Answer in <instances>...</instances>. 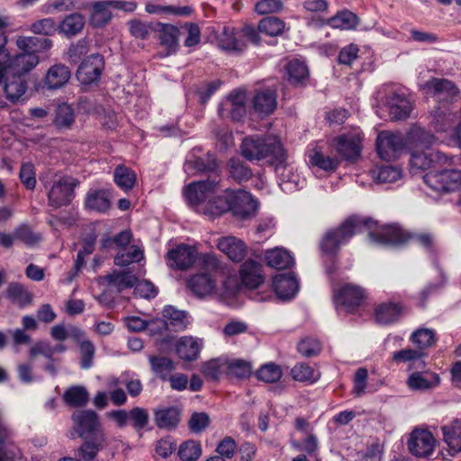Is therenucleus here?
<instances>
[{"mask_svg": "<svg viewBox=\"0 0 461 461\" xmlns=\"http://www.w3.org/2000/svg\"><path fill=\"white\" fill-rule=\"evenodd\" d=\"M385 107L392 120L406 119L412 109L411 102L403 95L396 92H392L386 97Z\"/></svg>", "mask_w": 461, "mask_h": 461, "instance_id": "nucleus-21", "label": "nucleus"}, {"mask_svg": "<svg viewBox=\"0 0 461 461\" xmlns=\"http://www.w3.org/2000/svg\"><path fill=\"white\" fill-rule=\"evenodd\" d=\"M361 140V132L355 131L335 138L333 142L338 153L345 159H354L360 155L362 149Z\"/></svg>", "mask_w": 461, "mask_h": 461, "instance_id": "nucleus-15", "label": "nucleus"}, {"mask_svg": "<svg viewBox=\"0 0 461 461\" xmlns=\"http://www.w3.org/2000/svg\"><path fill=\"white\" fill-rule=\"evenodd\" d=\"M6 295L11 301L19 303L21 306L29 304L32 301L31 294L18 283H12L8 285Z\"/></svg>", "mask_w": 461, "mask_h": 461, "instance_id": "nucleus-57", "label": "nucleus"}, {"mask_svg": "<svg viewBox=\"0 0 461 461\" xmlns=\"http://www.w3.org/2000/svg\"><path fill=\"white\" fill-rule=\"evenodd\" d=\"M422 88L437 102H450L458 95L456 86L444 78H431L422 86Z\"/></svg>", "mask_w": 461, "mask_h": 461, "instance_id": "nucleus-13", "label": "nucleus"}, {"mask_svg": "<svg viewBox=\"0 0 461 461\" xmlns=\"http://www.w3.org/2000/svg\"><path fill=\"white\" fill-rule=\"evenodd\" d=\"M85 17L79 13H73L65 16L58 24V31L66 37H72L83 30L85 26Z\"/></svg>", "mask_w": 461, "mask_h": 461, "instance_id": "nucleus-31", "label": "nucleus"}, {"mask_svg": "<svg viewBox=\"0 0 461 461\" xmlns=\"http://www.w3.org/2000/svg\"><path fill=\"white\" fill-rule=\"evenodd\" d=\"M411 340L422 351L435 344L436 334L431 329H419L411 334Z\"/></svg>", "mask_w": 461, "mask_h": 461, "instance_id": "nucleus-55", "label": "nucleus"}, {"mask_svg": "<svg viewBox=\"0 0 461 461\" xmlns=\"http://www.w3.org/2000/svg\"><path fill=\"white\" fill-rule=\"evenodd\" d=\"M252 104L255 113L259 116H268L276 110L277 105L276 90L264 89L257 92Z\"/></svg>", "mask_w": 461, "mask_h": 461, "instance_id": "nucleus-22", "label": "nucleus"}, {"mask_svg": "<svg viewBox=\"0 0 461 461\" xmlns=\"http://www.w3.org/2000/svg\"><path fill=\"white\" fill-rule=\"evenodd\" d=\"M405 139L401 133L382 131L376 140L379 157L384 160H394L400 158L406 149Z\"/></svg>", "mask_w": 461, "mask_h": 461, "instance_id": "nucleus-6", "label": "nucleus"}, {"mask_svg": "<svg viewBox=\"0 0 461 461\" xmlns=\"http://www.w3.org/2000/svg\"><path fill=\"white\" fill-rule=\"evenodd\" d=\"M291 375L296 381L313 384L319 380L321 374L306 363H298L292 368Z\"/></svg>", "mask_w": 461, "mask_h": 461, "instance_id": "nucleus-46", "label": "nucleus"}, {"mask_svg": "<svg viewBox=\"0 0 461 461\" xmlns=\"http://www.w3.org/2000/svg\"><path fill=\"white\" fill-rule=\"evenodd\" d=\"M366 296L364 288L352 284L343 285L334 294L336 303L343 307L348 312H353L358 308L366 299Z\"/></svg>", "mask_w": 461, "mask_h": 461, "instance_id": "nucleus-10", "label": "nucleus"}, {"mask_svg": "<svg viewBox=\"0 0 461 461\" xmlns=\"http://www.w3.org/2000/svg\"><path fill=\"white\" fill-rule=\"evenodd\" d=\"M227 357L221 356L205 362L202 366V373L210 380H219L221 375H227Z\"/></svg>", "mask_w": 461, "mask_h": 461, "instance_id": "nucleus-39", "label": "nucleus"}, {"mask_svg": "<svg viewBox=\"0 0 461 461\" xmlns=\"http://www.w3.org/2000/svg\"><path fill=\"white\" fill-rule=\"evenodd\" d=\"M372 177L378 183H393L401 176V169L393 166H382L371 171Z\"/></svg>", "mask_w": 461, "mask_h": 461, "instance_id": "nucleus-52", "label": "nucleus"}, {"mask_svg": "<svg viewBox=\"0 0 461 461\" xmlns=\"http://www.w3.org/2000/svg\"><path fill=\"white\" fill-rule=\"evenodd\" d=\"M63 400L71 407H80L88 402L89 393L84 386L75 385L65 391Z\"/></svg>", "mask_w": 461, "mask_h": 461, "instance_id": "nucleus-47", "label": "nucleus"}, {"mask_svg": "<svg viewBox=\"0 0 461 461\" xmlns=\"http://www.w3.org/2000/svg\"><path fill=\"white\" fill-rule=\"evenodd\" d=\"M197 257L198 251L195 247L179 244L167 251L166 258L169 267L185 270L194 264Z\"/></svg>", "mask_w": 461, "mask_h": 461, "instance_id": "nucleus-9", "label": "nucleus"}, {"mask_svg": "<svg viewBox=\"0 0 461 461\" xmlns=\"http://www.w3.org/2000/svg\"><path fill=\"white\" fill-rule=\"evenodd\" d=\"M101 280L106 282L113 287L118 293L124 289L131 288L136 284V277L126 272L114 271L111 275L101 277Z\"/></svg>", "mask_w": 461, "mask_h": 461, "instance_id": "nucleus-37", "label": "nucleus"}, {"mask_svg": "<svg viewBox=\"0 0 461 461\" xmlns=\"http://www.w3.org/2000/svg\"><path fill=\"white\" fill-rule=\"evenodd\" d=\"M273 287L279 298L290 299L298 291V282L295 276L289 274H278L273 279Z\"/></svg>", "mask_w": 461, "mask_h": 461, "instance_id": "nucleus-23", "label": "nucleus"}, {"mask_svg": "<svg viewBox=\"0 0 461 461\" xmlns=\"http://www.w3.org/2000/svg\"><path fill=\"white\" fill-rule=\"evenodd\" d=\"M220 46L227 50H241L243 43L237 40L232 28H224L219 38Z\"/></svg>", "mask_w": 461, "mask_h": 461, "instance_id": "nucleus-63", "label": "nucleus"}, {"mask_svg": "<svg viewBox=\"0 0 461 461\" xmlns=\"http://www.w3.org/2000/svg\"><path fill=\"white\" fill-rule=\"evenodd\" d=\"M241 153L249 160L267 159L276 166L277 173L286 184L299 185V176L292 172V167L284 165L286 156L281 142L276 139L248 137L241 144Z\"/></svg>", "mask_w": 461, "mask_h": 461, "instance_id": "nucleus-2", "label": "nucleus"}, {"mask_svg": "<svg viewBox=\"0 0 461 461\" xmlns=\"http://www.w3.org/2000/svg\"><path fill=\"white\" fill-rule=\"evenodd\" d=\"M327 23L332 28L349 30L358 24V18L354 13L345 10L330 18Z\"/></svg>", "mask_w": 461, "mask_h": 461, "instance_id": "nucleus-49", "label": "nucleus"}, {"mask_svg": "<svg viewBox=\"0 0 461 461\" xmlns=\"http://www.w3.org/2000/svg\"><path fill=\"white\" fill-rule=\"evenodd\" d=\"M113 180L118 187L127 192L133 187L136 182V175L131 168L119 165L114 169Z\"/></svg>", "mask_w": 461, "mask_h": 461, "instance_id": "nucleus-48", "label": "nucleus"}, {"mask_svg": "<svg viewBox=\"0 0 461 461\" xmlns=\"http://www.w3.org/2000/svg\"><path fill=\"white\" fill-rule=\"evenodd\" d=\"M285 23L283 20L276 16H267L261 19L258 28L261 33L275 37L283 33Z\"/></svg>", "mask_w": 461, "mask_h": 461, "instance_id": "nucleus-50", "label": "nucleus"}, {"mask_svg": "<svg viewBox=\"0 0 461 461\" xmlns=\"http://www.w3.org/2000/svg\"><path fill=\"white\" fill-rule=\"evenodd\" d=\"M423 180L429 188L436 192H453L461 186V171L456 169L430 171L426 173Z\"/></svg>", "mask_w": 461, "mask_h": 461, "instance_id": "nucleus-5", "label": "nucleus"}, {"mask_svg": "<svg viewBox=\"0 0 461 461\" xmlns=\"http://www.w3.org/2000/svg\"><path fill=\"white\" fill-rule=\"evenodd\" d=\"M265 258L269 267L277 269H285L294 264V259L290 252L282 248L266 251Z\"/></svg>", "mask_w": 461, "mask_h": 461, "instance_id": "nucleus-32", "label": "nucleus"}, {"mask_svg": "<svg viewBox=\"0 0 461 461\" xmlns=\"http://www.w3.org/2000/svg\"><path fill=\"white\" fill-rule=\"evenodd\" d=\"M145 10L149 14H174L178 16L189 15L192 13V8L189 6L176 7L172 5H161L155 4L146 5Z\"/></svg>", "mask_w": 461, "mask_h": 461, "instance_id": "nucleus-56", "label": "nucleus"}, {"mask_svg": "<svg viewBox=\"0 0 461 461\" xmlns=\"http://www.w3.org/2000/svg\"><path fill=\"white\" fill-rule=\"evenodd\" d=\"M404 139L406 147L416 150L419 149L422 150L431 149L430 148L437 142L433 134L417 125L411 127Z\"/></svg>", "mask_w": 461, "mask_h": 461, "instance_id": "nucleus-19", "label": "nucleus"}, {"mask_svg": "<svg viewBox=\"0 0 461 461\" xmlns=\"http://www.w3.org/2000/svg\"><path fill=\"white\" fill-rule=\"evenodd\" d=\"M309 163L326 172H333L337 169L339 160L335 157H330L321 150L312 149L309 151Z\"/></svg>", "mask_w": 461, "mask_h": 461, "instance_id": "nucleus-35", "label": "nucleus"}, {"mask_svg": "<svg viewBox=\"0 0 461 461\" xmlns=\"http://www.w3.org/2000/svg\"><path fill=\"white\" fill-rule=\"evenodd\" d=\"M77 183L73 178L61 177L51 186L48 196L51 206L60 207L70 203L74 196V188Z\"/></svg>", "mask_w": 461, "mask_h": 461, "instance_id": "nucleus-12", "label": "nucleus"}, {"mask_svg": "<svg viewBox=\"0 0 461 461\" xmlns=\"http://www.w3.org/2000/svg\"><path fill=\"white\" fill-rule=\"evenodd\" d=\"M51 337L58 341H64L65 339L71 338L75 341L79 342L84 338V332L74 325L65 326L63 324H58L50 330Z\"/></svg>", "mask_w": 461, "mask_h": 461, "instance_id": "nucleus-45", "label": "nucleus"}, {"mask_svg": "<svg viewBox=\"0 0 461 461\" xmlns=\"http://www.w3.org/2000/svg\"><path fill=\"white\" fill-rule=\"evenodd\" d=\"M202 346V341L197 339L183 337L177 341L176 350L181 359L193 361L198 357Z\"/></svg>", "mask_w": 461, "mask_h": 461, "instance_id": "nucleus-30", "label": "nucleus"}, {"mask_svg": "<svg viewBox=\"0 0 461 461\" xmlns=\"http://www.w3.org/2000/svg\"><path fill=\"white\" fill-rule=\"evenodd\" d=\"M424 353L420 349L405 348L393 353L392 359L394 362L408 363L409 367L421 368L425 366L423 361Z\"/></svg>", "mask_w": 461, "mask_h": 461, "instance_id": "nucleus-36", "label": "nucleus"}, {"mask_svg": "<svg viewBox=\"0 0 461 461\" xmlns=\"http://www.w3.org/2000/svg\"><path fill=\"white\" fill-rule=\"evenodd\" d=\"M188 287L197 297L203 298L213 294L216 283L209 274H197L188 280Z\"/></svg>", "mask_w": 461, "mask_h": 461, "instance_id": "nucleus-28", "label": "nucleus"}, {"mask_svg": "<svg viewBox=\"0 0 461 461\" xmlns=\"http://www.w3.org/2000/svg\"><path fill=\"white\" fill-rule=\"evenodd\" d=\"M162 314L166 319L165 321L161 322L164 329L180 331L184 330L188 324L186 312L171 305L164 307Z\"/></svg>", "mask_w": 461, "mask_h": 461, "instance_id": "nucleus-27", "label": "nucleus"}, {"mask_svg": "<svg viewBox=\"0 0 461 461\" xmlns=\"http://www.w3.org/2000/svg\"><path fill=\"white\" fill-rule=\"evenodd\" d=\"M256 375L258 379L267 384H272L280 380V378L283 375V372L278 365H276L274 363H268L263 365L257 371Z\"/></svg>", "mask_w": 461, "mask_h": 461, "instance_id": "nucleus-59", "label": "nucleus"}, {"mask_svg": "<svg viewBox=\"0 0 461 461\" xmlns=\"http://www.w3.org/2000/svg\"><path fill=\"white\" fill-rule=\"evenodd\" d=\"M229 171L232 178L238 182L247 181L251 176L252 172L242 161L237 158H231L228 162Z\"/></svg>", "mask_w": 461, "mask_h": 461, "instance_id": "nucleus-61", "label": "nucleus"}, {"mask_svg": "<svg viewBox=\"0 0 461 461\" xmlns=\"http://www.w3.org/2000/svg\"><path fill=\"white\" fill-rule=\"evenodd\" d=\"M448 158L442 152L434 149L413 150L411 155L410 166L412 174L425 171H436L448 164Z\"/></svg>", "mask_w": 461, "mask_h": 461, "instance_id": "nucleus-4", "label": "nucleus"}, {"mask_svg": "<svg viewBox=\"0 0 461 461\" xmlns=\"http://www.w3.org/2000/svg\"><path fill=\"white\" fill-rule=\"evenodd\" d=\"M113 15L107 0L94 2L91 5L89 23L94 28H103L113 19Z\"/></svg>", "mask_w": 461, "mask_h": 461, "instance_id": "nucleus-26", "label": "nucleus"}, {"mask_svg": "<svg viewBox=\"0 0 461 461\" xmlns=\"http://www.w3.org/2000/svg\"><path fill=\"white\" fill-rule=\"evenodd\" d=\"M240 278L244 286L255 289L264 283L262 266L255 260H246L240 268Z\"/></svg>", "mask_w": 461, "mask_h": 461, "instance_id": "nucleus-20", "label": "nucleus"}, {"mask_svg": "<svg viewBox=\"0 0 461 461\" xmlns=\"http://www.w3.org/2000/svg\"><path fill=\"white\" fill-rule=\"evenodd\" d=\"M77 343L80 350V366L83 369H88L93 365L95 346L91 341L83 339Z\"/></svg>", "mask_w": 461, "mask_h": 461, "instance_id": "nucleus-64", "label": "nucleus"}, {"mask_svg": "<svg viewBox=\"0 0 461 461\" xmlns=\"http://www.w3.org/2000/svg\"><path fill=\"white\" fill-rule=\"evenodd\" d=\"M16 46L20 50H28L37 52L47 51L52 47V41L47 38H38L33 36H19L16 39Z\"/></svg>", "mask_w": 461, "mask_h": 461, "instance_id": "nucleus-34", "label": "nucleus"}, {"mask_svg": "<svg viewBox=\"0 0 461 461\" xmlns=\"http://www.w3.org/2000/svg\"><path fill=\"white\" fill-rule=\"evenodd\" d=\"M86 206L94 211L104 212L109 210L111 202L105 190H91L86 198Z\"/></svg>", "mask_w": 461, "mask_h": 461, "instance_id": "nucleus-38", "label": "nucleus"}, {"mask_svg": "<svg viewBox=\"0 0 461 461\" xmlns=\"http://www.w3.org/2000/svg\"><path fill=\"white\" fill-rule=\"evenodd\" d=\"M70 75L66 65L55 64L48 69L43 82L48 89H58L68 82Z\"/></svg>", "mask_w": 461, "mask_h": 461, "instance_id": "nucleus-25", "label": "nucleus"}, {"mask_svg": "<svg viewBox=\"0 0 461 461\" xmlns=\"http://www.w3.org/2000/svg\"><path fill=\"white\" fill-rule=\"evenodd\" d=\"M149 362L153 373L163 380L167 379L175 369L173 361L167 357L149 355Z\"/></svg>", "mask_w": 461, "mask_h": 461, "instance_id": "nucleus-41", "label": "nucleus"}, {"mask_svg": "<svg viewBox=\"0 0 461 461\" xmlns=\"http://www.w3.org/2000/svg\"><path fill=\"white\" fill-rule=\"evenodd\" d=\"M143 258V251L137 245H131L128 250L119 252L114 258V264L119 267H126Z\"/></svg>", "mask_w": 461, "mask_h": 461, "instance_id": "nucleus-53", "label": "nucleus"}, {"mask_svg": "<svg viewBox=\"0 0 461 461\" xmlns=\"http://www.w3.org/2000/svg\"><path fill=\"white\" fill-rule=\"evenodd\" d=\"M73 426L80 438L95 437L104 432L95 411L91 410L77 411L72 415Z\"/></svg>", "mask_w": 461, "mask_h": 461, "instance_id": "nucleus-8", "label": "nucleus"}, {"mask_svg": "<svg viewBox=\"0 0 461 461\" xmlns=\"http://www.w3.org/2000/svg\"><path fill=\"white\" fill-rule=\"evenodd\" d=\"M216 246L221 252L233 262H240L247 253V246L244 241L234 236L219 238Z\"/></svg>", "mask_w": 461, "mask_h": 461, "instance_id": "nucleus-18", "label": "nucleus"}, {"mask_svg": "<svg viewBox=\"0 0 461 461\" xmlns=\"http://www.w3.org/2000/svg\"><path fill=\"white\" fill-rule=\"evenodd\" d=\"M216 162L213 160L205 163L202 158H188L184 165V170L187 175H194L197 172L213 171L216 168Z\"/></svg>", "mask_w": 461, "mask_h": 461, "instance_id": "nucleus-62", "label": "nucleus"}, {"mask_svg": "<svg viewBox=\"0 0 461 461\" xmlns=\"http://www.w3.org/2000/svg\"><path fill=\"white\" fill-rule=\"evenodd\" d=\"M287 80L293 84L300 83L308 76L306 65L297 59L291 60L285 67Z\"/></svg>", "mask_w": 461, "mask_h": 461, "instance_id": "nucleus-54", "label": "nucleus"}, {"mask_svg": "<svg viewBox=\"0 0 461 461\" xmlns=\"http://www.w3.org/2000/svg\"><path fill=\"white\" fill-rule=\"evenodd\" d=\"M247 94L243 90H235L221 104L219 112L221 115L228 113L232 120L240 121L246 114Z\"/></svg>", "mask_w": 461, "mask_h": 461, "instance_id": "nucleus-17", "label": "nucleus"}, {"mask_svg": "<svg viewBox=\"0 0 461 461\" xmlns=\"http://www.w3.org/2000/svg\"><path fill=\"white\" fill-rule=\"evenodd\" d=\"M443 438L454 452L461 451V421L456 420L449 426L442 427Z\"/></svg>", "mask_w": 461, "mask_h": 461, "instance_id": "nucleus-43", "label": "nucleus"}, {"mask_svg": "<svg viewBox=\"0 0 461 461\" xmlns=\"http://www.w3.org/2000/svg\"><path fill=\"white\" fill-rule=\"evenodd\" d=\"M368 236L371 242L378 246H397L409 239V235L396 225L384 226L376 232L370 231Z\"/></svg>", "mask_w": 461, "mask_h": 461, "instance_id": "nucleus-16", "label": "nucleus"}, {"mask_svg": "<svg viewBox=\"0 0 461 461\" xmlns=\"http://www.w3.org/2000/svg\"><path fill=\"white\" fill-rule=\"evenodd\" d=\"M219 182L213 179L193 182L185 190V196L190 205L198 212L215 218L232 211L240 219L251 217L258 209V202L244 190H226L222 194L213 196Z\"/></svg>", "mask_w": 461, "mask_h": 461, "instance_id": "nucleus-1", "label": "nucleus"}, {"mask_svg": "<svg viewBox=\"0 0 461 461\" xmlns=\"http://www.w3.org/2000/svg\"><path fill=\"white\" fill-rule=\"evenodd\" d=\"M375 224V222L369 219L351 217L345 221L339 228L330 230L325 234L321 242V249L324 254L334 256L340 246L346 244L361 226L370 229Z\"/></svg>", "mask_w": 461, "mask_h": 461, "instance_id": "nucleus-3", "label": "nucleus"}, {"mask_svg": "<svg viewBox=\"0 0 461 461\" xmlns=\"http://www.w3.org/2000/svg\"><path fill=\"white\" fill-rule=\"evenodd\" d=\"M104 61L100 54L86 57L79 65L77 71L78 81L84 85L96 82L104 70Z\"/></svg>", "mask_w": 461, "mask_h": 461, "instance_id": "nucleus-11", "label": "nucleus"}, {"mask_svg": "<svg viewBox=\"0 0 461 461\" xmlns=\"http://www.w3.org/2000/svg\"><path fill=\"white\" fill-rule=\"evenodd\" d=\"M178 421L179 413L176 408H165L155 412V423L160 429H174Z\"/></svg>", "mask_w": 461, "mask_h": 461, "instance_id": "nucleus-44", "label": "nucleus"}, {"mask_svg": "<svg viewBox=\"0 0 461 461\" xmlns=\"http://www.w3.org/2000/svg\"><path fill=\"white\" fill-rule=\"evenodd\" d=\"M202 455L200 443L194 440L184 442L178 450V456L182 461H195Z\"/></svg>", "mask_w": 461, "mask_h": 461, "instance_id": "nucleus-60", "label": "nucleus"}, {"mask_svg": "<svg viewBox=\"0 0 461 461\" xmlns=\"http://www.w3.org/2000/svg\"><path fill=\"white\" fill-rule=\"evenodd\" d=\"M26 89L27 83L21 76L13 75L11 78H7L5 85L6 97L11 102L19 100L25 94Z\"/></svg>", "mask_w": 461, "mask_h": 461, "instance_id": "nucleus-42", "label": "nucleus"}, {"mask_svg": "<svg viewBox=\"0 0 461 461\" xmlns=\"http://www.w3.org/2000/svg\"><path fill=\"white\" fill-rule=\"evenodd\" d=\"M439 381V376L436 373L413 372L408 377L407 385L411 390L422 391L438 386Z\"/></svg>", "mask_w": 461, "mask_h": 461, "instance_id": "nucleus-29", "label": "nucleus"}, {"mask_svg": "<svg viewBox=\"0 0 461 461\" xmlns=\"http://www.w3.org/2000/svg\"><path fill=\"white\" fill-rule=\"evenodd\" d=\"M436 439L426 429H416L410 434L407 447L411 455L419 458L429 457L435 450Z\"/></svg>", "mask_w": 461, "mask_h": 461, "instance_id": "nucleus-7", "label": "nucleus"}, {"mask_svg": "<svg viewBox=\"0 0 461 461\" xmlns=\"http://www.w3.org/2000/svg\"><path fill=\"white\" fill-rule=\"evenodd\" d=\"M105 445L106 437L104 432H99L95 437L85 438V441L78 448V455L82 461H93Z\"/></svg>", "mask_w": 461, "mask_h": 461, "instance_id": "nucleus-24", "label": "nucleus"}, {"mask_svg": "<svg viewBox=\"0 0 461 461\" xmlns=\"http://www.w3.org/2000/svg\"><path fill=\"white\" fill-rule=\"evenodd\" d=\"M40 59L35 51L22 50L12 58H7L6 69L9 73L23 77L39 64Z\"/></svg>", "mask_w": 461, "mask_h": 461, "instance_id": "nucleus-14", "label": "nucleus"}, {"mask_svg": "<svg viewBox=\"0 0 461 461\" xmlns=\"http://www.w3.org/2000/svg\"><path fill=\"white\" fill-rule=\"evenodd\" d=\"M402 307L395 303H384L375 310V321L380 324H390L400 318Z\"/></svg>", "mask_w": 461, "mask_h": 461, "instance_id": "nucleus-33", "label": "nucleus"}, {"mask_svg": "<svg viewBox=\"0 0 461 461\" xmlns=\"http://www.w3.org/2000/svg\"><path fill=\"white\" fill-rule=\"evenodd\" d=\"M75 122V113L71 105L59 104L55 112L54 124L59 129H70Z\"/></svg>", "mask_w": 461, "mask_h": 461, "instance_id": "nucleus-51", "label": "nucleus"}, {"mask_svg": "<svg viewBox=\"0 0 461 461\" xmlns=\"http://www.w3.org/2000/svg\"><path fill=\"white\" fill-rule=\"evenodd\" d=\"M227 375L240 379L247 378L251 375V363L241 358H230L227 357Z\"/></svg>", "mask_w": 461, "mask_h": 461, "instance_id": "nucleus-40", "label": "nucleus"}, {"mask_svg": "<svg viewBox=\"0 0 461 461\" xmlns=\"http://www.w3.org/2000/svg\"><path fill=\"white\" fill-rule=\"evenodd\" d=\"M29 30L34 34L52 36L58 31V24L53 18H42L33 22Z\"/></svg>", "mask_w": 461, "mask_h": 461, "instance_id": "nucleus-58", "label": "nucleus"}]
</instances>
